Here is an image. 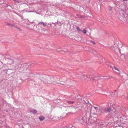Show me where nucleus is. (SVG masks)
Instances as JSON below:
<instances>
[{"label":"nucleus","instance_id":"obj_1","mask_svg":"<svg viewBox=\"0 0 128 128\" xmlns=\"http://www.w3.org/2000/svg\"><path fill=\"white\" fill-rule=\"evenodd\" d=\"M43 83L45 84H60L66 87L67 86H69V84H63L62 83L58 82L56 80H54V78L53 76H50L44 75L42 76V78Z\"/></svg>","mask_w":128,"mask_h":128},{"label":"nucleus","instance_id":"obj_2","mask_svg":"<svg viewBox=\"0 0 128 128\" xmlns=\"http://www.w3.org/2000/svg\"><path fill=\"white\" fill-rule=\"evenodd\" d=\"M90 116L91 117V124L89 125V126H92L93 125L92 128H95L96 127V123L97 122V114L95 113L91 112L90 115Z\"/></svg>","mask_w":128,"mask_h":128},{"label":"nucleus","instance_id":"obj_3","mask_svg":"<svg viewBox=\"0 0 128 128\" xmlns=\"http://www.w3.org/2000/svg\"><path fill=\"white\" fill-rule=\"evenodd\" d=\"M127 10L126 6L124 4H122L120 6L119 9V14L121 20L124 19L125 14H126V12Z\"/></svg>","mask_w":128,"mask_h":128},{"label":"nucleus","instance_id":"obj_4","mask_svg":"<svg viewBox=\"0 0 128 128\" xmlns=\"http://www.w3.org/2000/svg\"><path fill=\"white\" fill-rule=\"evenodd\" d=\"M90 120L87 118L86 117L84 116L83 117L82 119L80 120V122L83 125H84L85 126H88V128H92L93 126V125L92 126H89V125L91 124V122L90 123Z\"/></svg>","mask_w":128,"mask_h":128},{"label":"nucleus","instance_id":"obj_5","mask_svg":"<svg viewBox=\"0 0 128 128\" xmlns=\"http://www.w3.org/2000/svg\"><path fill=\"white\" fill-rule=\"evenodd\" d=\"M78 77L79 78L82 79V78H84L85 80L87 78H88L87 80L88 81H90L92 80H97L96 76H94V77H92L91 75H86V76L83 75H79Z\"/></svg>","mask_w":128,"mask_h":128},{"label":"nucleus","instance_id":"obj_6","mask_svg":"<svg viewBox=\"0 0 128 128\" xmlns=\"http://www.w3.org/2000/svg\"><path fill=\"white\" fill-rule=\"evenodd\" d=\"M120 45L117 42H116L113 45L111 46L110 48L114 50V51L116 52H119L120 53Z\"/></svg>","mask_w":128,"mask_h":128},{"label":"nucleus","instance_id":"obj_7","mask_svg":"<svg viewBox=\"0 0 128 128\" xmlns=\"http://www.w3.org/2000/svg\"><path fill=\"white\" fill-rule=\"evenodd\" d=\"M30 66V64L28 63L24 64L19 71L21 72L25 73L28 70V68Z\"/></svg>","mask_w":128,"mask_h":128},{"label":"nucleus","instance_id":"obj_8","mask_svg":"<svg viewBox=\"0 0 128 128\" xmlns=\"http://www.w3.org/2000/svg\"><path fill=\"white\" fill-rule=\"evenodd\" d=\"M100 110V109L99 108L92 106L91 108L88 107V112H99Z\"/></svg>","mask_w":128,"mask_h":128},{"label":"nucleus","instance_id":"obj_9","mask_svg":"<svg viewBox=\"0 0 128 128\" xmlns=\"http://www.w3.org/2000/svg\"><path fill=\"white\" fill-rule=\"evenodd\" d=\"M23 64L22 62L18 60L16 61L15 65V68L16 69H17L20 70Z\"/></svg>","mask_w":128,"mask_h":128},{"label":"nucleus","instance_id":"obj_10","mask_svg":"<svg viewBox=\"0 0 128 128\" xmlns=\"http://www.w3.org/2000/svg\"><path fill=\"white\" fill-rule=\"evenodd\" d=\"M110 106L108 105V107L107 108H106L104 110V112H110L111 111H113V112H116L115 109L114 108L113 105L111 104H110Z\"/></svg>","mask_w":128,"mask_h":128},{"label":"nucleus","instance_id":"obj_11","mask_svg":"<svg viewBox=\"0 0 128 128\" xmlns=\"http://www.w3.org/2000/svg\"><path fill=\"white\" fill-rule=\"evenodd\" d=\"M42 76L40 77V79L36 80L35 82L36 84L38 86H40L42 84V82H43V80L42 79Z\"/></svg>","mask_w":128,"mask_h":128},{"label":"nucleus","instance_id":"obj_12","mask_svg":"<svg viewBox=\"0 0 128 128\" xmlns=\"http://www.w3.org/2000/svg\"><path fill=\"white\" fill-rule=\"evenodd\" d=\"M25 73H26V75L28 76H33L34 75L29 70H28Z\"/></svg>","mask_w":128,"mask_h":128},{"label":"nucleus","instance_id":"obj_13","mask_svg":"<svg viewBox=\"0 0 128 128\" xmlns=\"http://www.w3.org/2000/svg\"><path fill=\"white\" fill-rule=\"evenodd\" d=\"M120 76L123 79L125 80H128V74L125 73H124L122 75H120Z\"/></svg>","mask_w":128,"mask_h":128},{"label":"nucleus","instance_id":"obj_14","mask_svg":"<svg viewBox=\"0 0 128 128\" xmlns=\"http://www.w3.org/2000/svg\"><path fill=\"white\" fill-rule=\"evenodd\" d=\"M6 60L8 61V64H12L14 62V60L10 58H6Z\"/></svg>","mask_w":128,"mask_h":128},{"label":"nucleus","instance_id":"obj_15","mask_svg":"<svg viewBox=\"0 0 128 128\" xmlns=\"http://www.w3.org/2000/svg\"><path fill=\"white\" fill-rule=\"evenodd\" d=\"M60 81L65 82L67 80V78L65 76H62L60 78Z\"/></svg>","mask_w":128,"mask_h":128},{"label":"nucleus","instance_id":"obj_16","mask_svg":"<svg viewBox=\"0 0 128 128\" xmlns=\"http://www.w3.org/2000/svg\"><path fill=\"white\" fill-rule=\"evenodd\" d=\"M53 78H54V80H56L57 82V81H60V77L58 76H53Z\"/></svg>","mask_w":128,"mask_h":128},{"label":"nucleus","instance_id":"obj_17","mask_svg":"<svg viewBox=\"0 0 128 128\" xmlns=\"http://www.w3.org/2000/svg\"><path fill=\"white\" fill-rule=\"evenodd\" d=\"M45 118L42 116H41L39 117V119L41 121L44 120L45 119Z\"/></svg>","mask_w":128,"mask_h":128},{"label":"nucleus","instance_id":"obj_18","mask_svg":"<svg viewBox=\"0 0 128 128\" xmlns=\"http://www.w3.org/2000/svg\"><path fill=\"white\" fill-rule=\"evenodd\" d=\"M76 16L79 18H82L85 17V16L80 14H77Z\"/></svg>","mask_w":128,"mask_h":128},{"label":"nucleus","instance_id":"obj_19","mask_svg":"<svg viewBox=\"0 0 128 128\" xmlns=\"http://www.w3.org/2000/svg\"><path fill=\"white\" fill-rule=\"evenodd\" d=\"M38 24L42 25L44 26H45L46 25L47 23H44L43 22H40L38 23Z\"/></svg>","mask_w":128,"mask_h":128},{"label":"nucleus","instance_id":"obj_20","mask_svg":"<svg viewBox=\"0 0 128 128\" xmlns=\"http://www.w3.org/2000/svg\"><path fill=\"white\" fill-rule=\"evenodd\" d=\"M81 99L82 100H83V103H85L87 104H88L89 102L88 101L86 100H84V99H83L82 98H81Z\"/></svg>","mask_w":128,"mask_h":128},{"label":"nucleus","instance_id":"obj_21","mask_svg":"<svg viewBox=\"0 0 128 128\" xmlns=\"http://www.w3.org/2000/svg\"><path fill=\"white\" fill-rule=\"evenodd\" d=\"M114 68L115 70H116V71H115L117 73H119V70L118 68H117V67L114 66Z\"/></svg>","mask_w":128,"mask_h":128},{"label":"nucleus","instance_id":"obj_22","mask_svg":"<svg viewBox=\"0 0 128 128\" xmlns=\"http://www.w3.org/2000/svg\"><path fill=\"white\" fill-rule=\"evenodd\" d=\"M123 121L124 122L122 123L123 124L125 123L128 122V120L127 118H125L124 119H123Z\"/></svg>","mask_w":128,"mask_h":128},{"label":"nucleus","instance_id":"obj_23","mask_svg":"<svg viewBox=\"0 0 128 128\" xmlns=\"http://www.w3.org/2000/svg\"><path fill=\"white\" fill-rule=\"evenodd\" d=\"M82 97L81 96H80V95H77V96H76L75 98H76L77 99H80Z\"/></svg>","mask_w":128,"mask_h":128},{"label":"nucleus","instance_id":"obj_24","mask_svg":"<svg viewBox=\"0 0 128 128\" xmlns=\"http://www.w3.org/2000/svg\"><path fill=\"white\" fill-rule=\"evenodd\" d=\"M67 114L65 112L63 113L62 114V116L63 117H66Z\"/></svg>","mask_w":128,"mask_h":128},{"label":"nucleus","instance_id":"obj_25","mask_svg":"<svg viewBox=\"0 0 128 128\" xmlns=\"http://www.w3.org/2000/svg\"><path fill=\"white\" fill-rule=\"evenodd\" d=\"M14 27L15 28H17V29H18V30H19L20 31H22V29H20V28L18 27V26H17L15 25Z\"/></svg>","mask_w":128,"mask_h":128},{"label":"nucleus","instance_id":"obj_26","mask_svg":"<svg viewBox=\"0 0 128 128\" xmlns=\"http://www.w3.org/2000/svg\"><path fill=\"white\" fill-rule=\"evenodd\" d=\"M76 29L78 32L82 31V30L80 29L78 26H76Z\"/></svg>","mask_w":128,"mask_h":128},{"label":"nucleus","instance_id":"obj_27","mask_svg":"<svg viewBox=\"0 0 128 128\" xmlns=\"http://www.w3.org/2000/svg\"><path fill=\"white\" fill-rule=\"evenodd\" d=\"M30 112H37V111L35 110H32L30 109Z\"/></svg>","mask_w":128,"mask_h":128},{"label":"nucleus","instance_id":"obj_28","mask_svg":"<svg viewBox=\"0 0 128 128\" xmlns=\"http://www.w3.org/2000/svg\"><path fill=\"white\" fill-rule=\"evenodd\" d=\"M67 102L68 104H71L74 103V101H68V102Z\"/></svg>","mask_w":128,"mask_h":128},{"label":"nucleus","instance_id":"obj_29","mask_svg":"<svg viewBox=\"0 0 128 128\" xmlns=\"http://www.w3.org/2000/svg\"><path fill=\"white\" fill-rule=\"evenodd\" d=\"M112 7L110 6H109L108 7V9L110 11H112Z\"/></svg>","mask_w":128,"mask_h":128},{"label":"nucleus","instance_id":"obj_30","mask_svg":"<svg viewBox=\"0 0 128 128\" xmlns=\"http://www.w3.org/2000/svg\"><path fill=\"white\" fill-rule=\"evenodd\" d=\"M82 32L84 33V34H86V31L85 30H82Z\"/></svg>","mask_w":128,"mask_h":128},{"label":"nucleus","instance_id":"obj_31","mask_svg":"<svg viewBox=\"0 0 128 128\" xmlns=\"http://www.w3.org/2000/svg\"><path fill=\"white\" fill-rule=\"evenodd\" d=\"M3 71L5 73H7L8 71V70L7 69L4 70Z\"/></svg>","mask_w":128,"mask_h":128},{"label":"nucleus","instance_id":"obj_32","mask_svg":"<svg viewBox=\"0 0 128 128\" xmlns=\"http://www.w3.org/2000/svg\"><path fill=\"white\" fill-rule=\"evenodd\" d=\"M91 52H92L93 54H96V52L95 51H94V50H92Z\"/></svg>","mask_w":128,"mask_h":128},{"label":"nucleus","instance_id":"obj_33","mask_svg":"<svg viewBox=\"0 0 128 128\" xmlns=\"http://www.w3.org/2000/svg\"><path fill=\"white\" fill-rule=\"evenodd\" d=\"M125 48L126 50H128V46H125Z\"/></svg>","mask_w":128,"mask_h":128},{"label":"nucleus","instance_id":"obj_34","mask_svg":"<svg viewBox=\"0 0 128 128\" xmlns=\"http://www.w3.org/2000/svg\"><path fill=\"white\" fill-rule=\"evenodd\" d=\"M118 128H123V126H118Z\"/></svg>","mask_w":128,"mask_h":128},{"label":"nucleus","instance_id":"obj_35","mask_svg":"<svg viewBox=\"0 0 128 128\" xmlns=\"http://www.w3.org/2000/svg\"><path fill=\"white\" fill-rule=\"evenodd\" d=\"M11 24H10V23H7V25H10Z\"/></svg>","mask_w":128,"mask_h":128},{"label":"nucleus","instance_id":"obj_36","mask_svg":"<svg viewBox=\"0 0 128 128\" xmlns=\"http://www.w3.org/2000/svg\"><path fill=\"white\" fill-rule=\"evenodd\" d=\"M4 57V56H3V55H0V57Z\"/></svg>","mask_w":128,"mask_h":128},{"label":"nucleus","instance_id":"obj_37","mask_svg":"<svg viewBox=\"0 0 128 128\" xmlns=\"http://www.w3.org/2000/svg\"><path fill=\"white\" fill-rule=\"evenodd\" d=\"M25 11L26 12H32L31 11H27V10H26Z\"/></svg>","mask_w":128,"mask_h":128},{"label":"nucleus","instance_id":"obj_38","mask_svg":"<svg viewBox=\"0 0 128 128\" xmlns=\"http://www.w3.org/2000/svg\"><path fill=\"white\" fill-rule=\"evenodd\" d=\"M91 41L92 42H93V44H96V43H95V42H94L93 41H92V40H91Z\"/></svg>","mask_w":128,"mask_h":128},{"label":"nucleus","instance_id":"obj_39","mask_svg":"<svg viewBox=\"0 0 128 128\" xmlns=\"http://www.w3.org/2000/svg\"><path fill=\"white\" fill-rule=\"evenodd\" d=\"M10 25L11 26H13L14 27L15 25L14 24H11Z\"/></svg>","mask_w":128,"mask_h":128},{"label":"nucleus","instance_id":"obj_40","mask_svg":"<svg viewBox=\"0 0 128 128\" xmlns=\"http://www.w3.org/2000/svg\"><path fill=\"white\" fill-rule=\"evenodd\" d=\"M111 68H112V69H113V70L114 71V70L113 69V68L112 67H110Z\"/></svg>","mask_w":128,"mask_h":128},{"label":"nucleus","instance_id":"obj_41","mask_svg":"<svg viewBox=\"0 0 128 128\" xmlns=\"http://www.w3.org/2000/svg\"><path fill=\"white\" fill-rule=\"evenodd\" d=\"M124 1H126L127 0H123Z\"/></svg>","mask_w":128,"mask_h":128},{"label":"nucleus","instance_id":"obj_42","mask_svg":"<svg viewBox=\"0 0 128 128\" xmlns=\"http://www.w3.org/2000/svg\"><path fill=\"white\" fill-rule=\"evenodd\" d=\"M37 32H38V33H39V32H38V31H37Z\"/></svg>","mask_w":128,"mask_h":128},{"label":"nucleus","instance_id":"obj_43","mask_svg":"<svg viewBox=\"0 0 128 128\" xmlns=\"http://www.w3.org/2000/svg\"><path fill=\"white\" fill-rule=\"evenodd\" d=\"M37 32H38V33H39V32H38V31H37Z\"/></svg>","mask_w":128,"mask_h":128},{"label":"nucleus","instance_id":"obj_44","mask_svg":"<svg viewBox=\"0 0 128 128\" xmlns=\"http://www.w3.org/2000/svg\"><path fill=\"white\" fill-rule=\"evenodd\" d=\"M101 58V59L102 60V58Z\"/></svg>","mask_w":128,"mask_h":128},{"label":"nucleus","instance_id":"obj_45","mask_svg":"<svg viewBox=\"0 0 128 128\" xmlns=\"http://www.w3.org/2000/svg\"><path fill=\"white\" fill-rule=\"evenodd\" d=\"M14 0V1H16V0Z\"/></svg>","mask_w":128,"mask_h":128},{"label":"nucleus","instance_id":"obj_46","mask_svg":"<svg viewBox=\"0 0 128 128\" xmlns=\"http://www.w3.org/2000/svg\"><path fill=\"white\" fill-rule=\"evenodd\" d=\"M127 98H128V96H127Z\"/></svg>","mask_w":128,"mask_h":128}]
</instances>
